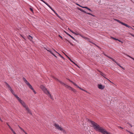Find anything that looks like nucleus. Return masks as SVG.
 <instances>
[{
    "instance_id": "1",
    "label": "nucleus",
    "mask_w": 134,
    "mask_h": 134,
    "mask_svg": "<svg viewBox=\"0 0 134 134\" xmlns=\"http://www.w3.org/2000/svg\"><path fill=\"white\" fill-rule=\"evenodd\" d=\"M88 122L91 123L94 129L102 133L103 134H111L103 127L100 126L97 124L93 121L88 120Z\"/></svg>"
},
{
    "instance_id": "2",
    "label": "nucleus",
    "mask_w": 134,
    "mask_h": 134,
    "mask_svg": "<svg viewBox=\"0 0 134 134\" xmlns=\"http://www.w3.org/2000/svg\"><path fill=\"white\" fill-rule=\"evenodd\" d=\"M15 96L16 98L17 99L19 102L25 108L28 112L29 114L32 115L31 111L30 110L28 107L26 105L25 102L19 98L17 95H15Z\"/></svg>"
},
{
    "instance_id": "3",
    "label": "nucleus",
    "mask_w": 134,
    "mask_h": 134,
    "mask_svg": "<svg viewBox=\"0 0 134 134\" xmlns=\"http://www.w3.org/2000/svg\"><path fill=\"white\" fill-rule=\"evenodd\" d=\"M42 90L50 98L53 100V98L51 96V94L48 91L45 87L43 85H41L40 86Z\"/></svg>"
},
{
    "instance_id": "4",
    "label": "nucleus",
    "mask_w": 134,
    "mask_h": 134,
    "mask_svg": "<svg viewBox=\"0 0 134 134\" xmlns=\"http://www.w3.org/2000/svg\"><path fill=\"white\" fill-rule=\"evenodd\" d=\"M55 79L56 80L59 81L61 84L64 86L65 87L68 88V89L70 90H71L73 92H75L76 91V90L75 89H73V88H72V87H71L70 86H68L66 84H65L63 82L61 81H60L58 79H57L55 78Z\"/></svg>"
},
{
    "instance_id": "5",
    "label": "nucleus",
    "mask_w": 134,
    "mask_h": 134,
    "mask_svg": "<svg viewBox=\"0 0 134 134\" xmlns=\"http://www.w3.org/2000/svg\"><path fill=\"white\" fill-rule=\"evenodd\" d=\"M53 125L56 129L61 131L64 132L65 130L63 129L61 126H60L58 124L56 123H54Z\"/></svg>"
},
{
    "instance_id": "6",
    "label": "nucleus",
    "mask_w": 134,
    "mask_h": 134,
    "mask_svg": "<svg viewBox=\"0 0 134 134\" xmlns=\"http://www.w3.org/2000/svg\"><path fill=\"white\" fill-rule=\"evenodd\" d=\"M5 85H6L7 87L8 88L9 90L14 95V96L15 97V95H16L14 93V91H13V90L12 89L11 87L6 82H4Z\"/></svg>"
},
{
    "instance_id": "7",
    "label": "nucleus",
    "mask_w": 134,
    "mask_h": 134,
    "mask_svg": "<svg viewBox=\"0 0 134 134\" xmlns=\"http://www.w3.org/2000/svg\"><path fill=\"white\" fill-rule=\"evenodd\" d=\"M115 20L117 21L118 22H119V23L121 24L124 25L125 26L129 28H132V27L128 25H127L125 24V23H123L122 22H121L119 20H118V19H116Z\"/></svg>"
},
{
    "instance_id": "8",
    "label": "nucleus",
    "mask_w": 134,
    "mask_h": 134,
    "mask_svg": "<svg viewBox=\"0 0 134 134\" xmlns=\"http://www.w3.org/2000/svg\"><path fill=\"white\" fill-rule=\"evenodd\" d=\"M41 1H42L43 3L47 5L53 11L55 12V11L48 4L46 3L43 0H40Z\"/></svg>"
},
{
    "instance_id": "9",
    "label": "nucleus",
    "mask_w": 134,
    "mask_h": 134,
    "mask_svg": "<svg viewBox=\"0 0 134 134\" xmlns=\"http://www.w3.org/2000/svg\"><path fill=\"white\" fill-rule=\"evenodd\" d=\"M41 1H42L43 3L47 5L53 11L55 12V11L48 4L46 3L43 0H40Z\"/></svg>"
},
{
    "instance_id": "10",
    "label": "nucleus",
    "mask_w": 134,
    "mask_h": 134,
    "mask_svg": "<svg viewBox=\"0 0 134 134\" xmlns=\"http://www.w3.org/2000/svg\"><path fill=\"white\" fill-rule=\"evenodd\" d=\"M41 1H42L43 3L47 5L53 11L55 12V11L48 4L46 3L43 0H40Z\"/></svg>"
},
{
    "instance_id": "11",
    "label": "nucleus",
    "mask_w": 134,
    "mask_h": 134,
    "mask_svg": "<svg viewBox=\"0 0 134 134\" xmlns=\"http://www.w3.org/2000/svg\"><path fill=\"white\" fill-rule=\"evenodd\" d=\"M41 1H42L43 3L47 5L53 11L55 12V11L48 4L46 3L43 0H40Z\"/></svg>"
},
{
    "instance_id": "12",
    "label": "nucleus",
    "mask_w": 134,
    "mask_h": 134,
    "mask_svg": "<svg viewBox=\"0 0 134 134\" xmlns=\"http://www.w3.org/2000/svg\"><path fill=\"white\" fill-rule=\"evenodd\" d=\"M70 31L73 34L75 35H79L80 36H82V35L80 34L77 32H76L75 33L74 32L72 31L71 30H70Z\"/></svg>"
},
{
    "instance_id": "13",
    "label": "nucleus",
    "mask_w": 134,
    "mask_h": 134,
    "mask_svg": "<svg viewBox=\"0 0 134 134\" xmlns=\"http://www.w3.org/2000/svg\"><path fill=\"white\" fill-rule=\"evenodd\" d=\"M98 87L99 89L102 90L104 88V87L101 85L99 84Z\"/></svg>"
},
{
    "instance_id": "14",
    "label": "nucleus",
    "mask_w": 134,
    "mask_h": 134,
    "mask_svg": "<svg viewBox=\"0 0 134 134\" xmlns=\"http://www.w3.org/2000/svg\"><path fill=\"white\" fill-rule=\"evenodd\" d=\"M79 10H80L81 12H84V13H86L88 14L92 15L90 13H87L85 11L83 10V9H81V8H79Z\"/></svg>"
},
{
    "instance_id": "15",
    "label": "nucleus",
    "mask_w": 134,
    "mask_h": 134,
    "mask_svg": "<svg viewBox=\"0 0 134 134\" xmlns=\"http://www.w3.org/2000/svg\"><path fill=\"white\" fill-rule=\"evenodd\" d=\"M23 79L24 81L27 85H28V84H29V83L27 81L25 78H23Z\"/></svg>"
},
{
    "instance_id": "16",
    "label": "nucleus",
    "mask_w": 134,
    "mask_h": 134,
    "mask_svg": "<svg viewBox=\"0 0 134 134\" xmlns=\"http://www.w3.org/2000/svg\"><path fill=\"white\" fill-rule=\"evenodd\" d=\"M27 37L29 39L30 41H32L33 37L30 35H29L27 36Z\"/></svg>"
},
{
    "instance_id": "17",
    "label": "nucleus",
    "mask_w": 134,
    "mask_h": 134,
    "mask_svg": "<svg viewBox=\"0 0 134 134\" xmlns=\"http://www.w3.org/2000/svg\"><path fill=\"white\" fill-rule=\"evenodd\" d=\"M32 90H34V88H32L31 85L29 83L28 84V85H27Z\"/></svg>"
},
{
    "instance_id": "18",
    "label": "nucleus",
    "mask_w": 134,
    "mask_h": 134,
    "mask_svg": "<svg viewBox=\"0 0 134 134\" xmlns=\"http://www.w3.org/2000/svg\"><path fill=\"white\" fill-rule=\"evenodd\" d=\"M18 127L19 128L25 133V134H28L26 132H25L24 130L21 127H20L19 125L18 126Z\"/></svg>"
},
{
    "instance_id": "19",
    "label": "nucleus",
    "mask_w": 134,
    "mask_h": 134,
    "mask_svg": "<svg viewBox=\"0 0 134 134\" xmlns=\"http://www.w3.org/2000/svg\"><path fill=\"white\" fill-rule=\"evenodd\" d=\"M46 49L48 51L50 52L51 54H53L54 56L55 57H56V56L53 54V53L52 52V51L50 50H48V49L47 48Z\"/></svg>"
},
{
    "instance_id": "20",
    "label": "nucleus",
    "mask_w": 134,
    "mask_h": 134,
    "mask_svg": "<svg viewBox=\"0 0 134 134\" xmlns=\"http://www.w3.org/2000/svg\"><path fill=\"white\" fill-rule=\"evenodd\" d=\"M65 55L68 58V59H69V60L71 62H72L74 64H75L76 65H77V66L78 67V66L77 65V64H76L75 63L73 62L71 59L69 57H68L67 55H66V54H65Z\"/></svg>"
},
{
    "instance_id": "21",
    "label": "nucleus",
    "mask_w": 134,
    "mask_h": 134,
    "mask_svg": "<svg viewBox=\"0 0 134 134\" xmlns=\"http://www.w3.org/2000/svg\"><path fill=\"white\" fill-rule=\"evenodd\" d=\"M111 59L114 62L116 63L118 65H119V64L117 63L116 61L113 58H111Z\"/></svg>"
},
{
    "instance_id": "22",
    "label": "nucleus",
    "mask_w": 134,
    "mask_h": 134,
    "mask_svg": "<svg viewBox=\"0 0 134 134\" xmlns=\"http://www.w3.org/2000/svg\"><path fill=\"white\" fill-rule=\"evenodd\" d=\"M69 80L70 82L72 83L75 86H77V85L75 83L73 82L72 81H71V80Z\"/></svg>"
},
{
    "instance_id": "23",
    "label": "nucleus",
    "mask_w": 134,
    "mask_h": 134,
    "mask_svg": "<svg viewBox=\"0 0 134 134\" xmlns=\"http://www.w3.org/2000/svg\"><path fill=\"white\" fill-rule=\"evenodd\" d=\"M76 87L78 88H79L82 91H85L86 92H87L85 90H83V89L81 88L80 87H79V86H78L77 85V86H76Z\"/></svg>"
},
{
    "instance_id": "24",
    "label": "nucleus",
    "mask_w": 134,
    "mask_h": 134,
    "mask_svg": "<svg viewBox=\"0 0 134 134\" xmlns=\"http://www.w3.org/2000/svg\"><path fill=\"white\" fill-rule=\"evenodd\" d=\"M53 50L54 51H55V52H56L57 53H58L59 54V55L60 56V57H61V58H64L60 54H59V53H58L54 49H53Z\"/></svg>"
},
{
    "instance_id": "25",
    "label": "nucleus",
    "mask_w": 134,
    "mask_h": 134,
    "mask_svg": "<svg viewBox=\"0 0 134 134\" xmlns=\"http://www.w3.org/2000/svg\"><path fill=\"white\" fill-rule=\"evenodd\" d=\"M126 55L134 60V58H133V57H131V56H130L129 55H127L126 54Z\"/></svg>"
},
{
    "instance_id": "26",
    "label": "nucleus",
    "mask_w": 134,
    "mask_h": 134,
    "mask_svg": "<svg viewBox=\"0 0 134 134\" xmlns=\"http://www.w3.org/2000/svg\"><path fill=\"white\" fill-rule=\"evenodd\" d=\"M100 74L101 75L103 76L104 77V76H105V75L102 72H100Z\"/></svg>"
},
{
    "instance_id": "27",
    "label": "nucleus",
    "mask_w": 134,
    "mask_h": 134,
    "mask_svg": "<svg viewBox=\"0 0 134 134\" xmlns=\"http://www.w3.org/2000/svg\"><path fill=\"white\" fill-rule=\"evenodd\" d=\"M126 131L127 132H129V133H130V134H133L130 131H129L128 130H126Z\"/></svg>"
},
{
    "instance_id": "28",
    "label": "nucleus",
    "mask_w": 134,
    "mask_h": 134,
    "mask_svg": "<svg viewBox=\"0 0 134 134\" xmlns=\"http://www.w3.org/2000/svg\"><path fill=\"white\" fill-rule=\"evenodd\" d=\"M68 42L70 43V44L72 46H74V44H72L71 42H70L69 41H68Z\"/></svg>"
},
{
    "instance_id": "29",
    "label": "nucleus",
    "mask_w": 134,
    "mask_h": 134,
    "mask_svg": "<svg viewBox=\"0 0 134 134\" xmlns=\"http://www.w3.org/2000/svg\"><path fill=\"white\" fill-rule=\"evenodd\" d=\"M68 41H69L67 40L66 39H65V40L64 41L65 42H67V41H68Z\"/></svg>"
},
{
    "instance_id": "30",
    "label": "nucleus",
    "mask_w": 134,
    "mask_h": 134,
    "mask_svg": "<svg viewBox=\"0 0 134 134\" xmlns=\"http://www.w3.org/2000/svg\"><path fill=\"white\" fill-rule=\"evenodd\" d=\"M81 7L83 8H86V9H87V7H82V6H81Z\"/></svg>"
},
{
    "instance_id": "31",
    "label": "nucleus",
    "mask_w": 134,
    "mask_h": 134,
    "mask_svg": "<svg viewBox=\"0 0 134 134\" xmlns=\"http://www.w3.org/2000/svg\"><path fill=\"white\" fill-rule=\"evenodd\" d=\"M86 9H87L88 10H89L90 11H92V10H91V9L90 8H88L87 7Z\"/></svg>"
},
{
    "instance_id": "32",
    "label": "nucleus",
    "mask_w": 134,
    "mask_h": 134,
    "mask_svg": "<svg viewBox=\"0 0 134 134\" xmlns=\"http://www.w3.org/2000/svg\"><path fill=\"white\" fill-rule=\"evenodd\" d=\"M71 38H72L73 40H75V41L76 40H75V39L72 36L71 37Z\"/></svg>"
},
{
    "instance_id": "33",
    "label": "nucleus",
    "mask_w": 134,
    "mask_h": 134,
    "mask_svg": "<svg viewBox=\"0 0 134 134\" xmlns=\"http://www.w3.org/2000/svg\"><path fill=\"white\" fill-rule=\"evenodd\" d=\"M71 38H72L73 40H75V41L76 40H75V39L72 36L71 37Z\"/></svg>"
},
{
    "instance_id": "34",
    "label": "nucleus",
    "mask_w": 134,
    "mask_h": 134,
    "mask_svg": "<svg viewBox=\"0 0 134 134\" xmlns=\"http://www.w3.org/2000/svg\"><path fill=\"white\" fill-rule=\"evenodd\" d=\"M32 90L34 92V93L35 94H36V92H35V90H34H34Z\"/></svg>"
},
{
    "instance_id": "35",
    "label": "nucleus",
    "mask_w": 134,
    "mask_h": 134,
    "mask_svg": "<svg viewBox=\"0 0 134 134\" xmlns=\"http://www.w3.org/2000/svg\"><path fill=\"white\" fill-rule=\"evenodd\" d=\"M10 130L12 131H14L12 129V128L11 127H10Z\"/></svg>"
},
{
    "instance_id": "36",
    "label": "nucleus",
    "mask_w": 134,
    "mask_h": 134,
    "mask_svg": "<svg viewBox=\"0 0 134 134\" xmlns=\"http://www.w3.org/2000/svg\"><path fill=\"white\" fill-rule=\"evenodd\" d=\"M128 124L131 127H132V125L131 124L129 123H128Z\"/></svg>"
},
{
    "instance_id": "37",
    "label": "nucleus",
    "mask_w": 134,
    "mask_h": 134,
    "mask_svg": "<svg viewBox=\"0 0 134 134\" xmlns=\"http://www.w3.org/2000/svg\"><path fill=\"white\" fill-rule=\"evenodd\" d=\"M30 10H31V11L32 12H33V10L32 9V8H30Z\"/></svg>"
},
{
    "instance_id": "38",
    "label": "nucleus",
    "mask_w": 134,
    "mask_h": 134,
    "mask_svg": "<svg viewBox=\"0 0 134 134\" xmlns=\"http://www.w3.org/2000/svg\"><path fill=\"white\" fill-rule=\"evenodd\" d=\"M7 124L8 125V126L9 128H10V127H11L7 123Z\"/></svg>"
},
{
    "instance_id": "39",
    "label": "nucleus",
    "mask_w": 134,
    "mask_h": 134,
    "mask_svg": "<svg viewBox=\"0 0 134 134\" xmlns=\"http://www.w3.org/2000/svg\"><path fill=\"white\" fill-rule=\"evenodd\" d=\"M12 132L14 134H16L15 132V131H13Z\"/></svg>"
},
{
    "instance_id": "40",
    "label": "nucleus",
    "mask_w": 134,
    "mask_h": 134,
    "mask_svg": "<svg viewBox=\"0 0 134 134\" xmlns=\"http://www.w3.org/2000/svg\"><path fill=\"white\" fill-rule=\"evenodd\" d=\"M107 57H108L109 58V59H111V58H111V57H109V56H106Z\"/></svg>"
},
{
    "instance_id": "41",
    "label": "nucleus",
    "mask_w": 134,
    "mask_h": 134,
    "mask_svg": "<svg viewBox=\"0 0 134 134\" xmlns=\"http://www.w3.org/2000/svg\"><path fill=\"white\" fill-rule=\"evenodd\" d=\"M76 4L77 5H78L80 7H81V6H80L79 4H77V3H76Z\"/></svg>"
},
{
    "instance_id": "42",
    "label": "nucleus",
    "mask_w": 134,
    "mask_h": 134,
    "mask_svg": "<svg viewBox=\"0 0 134 134\" xmlns=\"http://www.w3.org/2000/svg\"><path fill=\"white\" fill-rule=\"evenodd\" d=\"M54 13L57 16H58V14L56 13L55 12Z\"/></svg>"
},
{
    "instance_id": "43",
    "label": "nucleus",
    "mask_w": 134,
    "mask_h": 134,
    "mask_svg": "<svg viewBox=\"0 0 134 134\" xmlns=\"http://www.w3.org/2000/svg\"><path fill=\"white\" fill-rule=\"evenodd\" d=\"M59 37H60L61 39H63V38H62V36H60V35H59Z\"/></svg>"
},
{
    "instance_id": "44",
    "label": "nucleus",
    "mask_w": 134,
    "mask_h": 134,
    "mask_svg": "<svg viewBox=\"0 0 134 134\" xmlns=\"http://www.w3.org/2000/svg\"><path fill=\"white\" fill-rule=\"evenodd\" d=\"M113 38V39H114L116 40H118V39H117L116 38H114V37Z\"/></svg>"
},
{
    "instance_id": "45",
    "label": "nucleus",
    "mask_w": 134,
    "mask_h": 134,
    "mask_svg": "<svg viewBox=\"0 0 134 134\" xmlns=\"http://www.w3.org/2000/svg\"><path fill=\"white\" fill-rule=\"evenodd\" d=\"M118 40V41H119V42H121L122 43H123V42H122L121 41H120V40Z\"/></svg>"
},
{
    "instance_id": "46",
    "label": "nucleus",
    "mask_w": 134,
    "mask_h": 134,
    "mask_svg": "<svg viewBox=\"0 0 134 134\" xmlns=\"http://www.w3.org/2000/svg\"><path fill=\"white\" fill-rule=\"evenodd\" d=\"M68 35H69V36L71 37L72 36L69 34H68Z\"/></svg>"
},
{
    "instance_id": "47",
    "label": "nucleus",
    "mask_w": 134,
    "mask_h": 134,
    "mask_svg": "<svg viewBox=\"0 0 134 134\" xmlns=\"http://www.w3.org/2000/svg\"><path fill=\"white\" fill-rule=\"evenodd\" d=\"M121 68H122V67L120 66V65H119H119H118Z\"/></svg>"
},
{
    "instance_id": "48",
    "label": "nucleus",
    "mask_w": 134,
    "mask_h": 134,
    "mask_svg": "<svg viewBox=\"0 0 134 134\" xmlns=\"http://www.w3.org/2000/svg\"><path fill=\"white\" fill-rule=\"evenodd\" d=\"M21 36L22 37H23V38L24 39H25V37H24V36Z\"/></svg>"
},
{
    "instance_id": "49",
    "label": "nucleus",
    "mask_w": 134,
    "mask_h": 134,
    "mask_svg": "<svg viewBox=\"0 0 134 134\" xmlns=\"http://www.w3.org/2000/svg\"><path fill=\"white\" fill-rule=\"evenodd\" d=\"M119 127V128H120L121 129H123V128H122V127Z\"/></svg>"
},
{
    "instance_id": "50",
    "label": "nucleus",
    "mask_w": 134,
    "mask_h": 134,
    "mask_svg": "<svg viewBox=\"0 0 134 134\" xmlns=\"http://www.w3.org/2000/svg\"><path fill=\"white\" fill-rule=\"evenodd\" d=\"M64 32L67 34L68 35V33H67L65 31H64Z\"/></svg>"
},
{
    "instance_id": "51",
    "label": "nucleus",
    "mask_w": 134,
    "mask_h": 134,
    "mask_svg": "<svg viewBox=\"0 0 134 134\" xmlns=\"http://www.w3.org/2000/svg\"><path fill=\"white\" fill-rule=\"evenodd\" d=\"M64 32L67 34L68 35V33H67L65 31H64Z\"/></svg>"
},
{
    "instance_id": "52",
    "label": "nucleus",
    "mask_w": 134,
    "mask_h": 134,
    "mask_svg": "<svg viewBox=\"0 0 134 134\" xmlns=\"http://www.w3.org/2000/svg\"><path fill=\"white\" fill-rule=\"evenodd\" d=\"M132 35V36H133V37H134V35H132H132Z\"/></svg>"
},
{
    "instance_id": "53",
    "label": "nucleus",
    "mask_w": 134,
    "mask_h": 134,
    "mask_svg": "<svg viewBox=\"0 0 134 134\" xmlns=\"http://www.w3.org/2000/svg\"><path fill=\"white\" fill-rule=\"evenodd\" d=\"M0 121H1V122H2L3 121L2 120V119H0Z\"/></svg>"
},
{
    "instance_id": "54",
    "label": "nucleus",
    "mask_w": 134,
    "mask_h": 134,
    "mask_svg": "<svg viewBox=\"0 0 134 134\" xmlns=\"http://www.w3.org/2000/svg\"><path fill=\"white\" fill-rule=\"evenodd\" d=\"M68 29L70 31V30H71L69 28H68Z\"/></svg>"
},
{
    "instance_id": "55",
    "label": "nucleus",
    "mask_w": 134,
    "mask_h": 134,
    "mask_svg": "<svg viewBox=\"0 0 134 134\" xmlns=\"http://www.w3.org/2000/svg\"><path fill=\"white\" fill-rule=\"evenodd\" d=\"M110 82H111L109 80H108Z\"/></svg>"
},
{
    "instance_id": "56",
    "label": "nucleus",
    "mask_w": 134,
    "mask_h": 134,
    "mask_svg": "<svg viewBox=\"0 0 134 134\" xmlns=\"http://www.w3.org/2000/svg\"><path fill=\"white\" fill-rule=\"evenodd\" d=\"M1 119V118H0V119Z\"/></svg>"
}]
</instances>
